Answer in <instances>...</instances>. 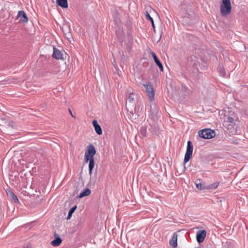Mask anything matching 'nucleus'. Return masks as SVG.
<instances>
[{"label":"nucleus","instance_id":"nucleus-1","mask_svg":"<svg viewBox=\"0 0 248 248\" xmlns=\"http://www.w3.org/2000/svg\"><path fill=\"white\" fill-rule=\"evenodd\" d=\"M232 10V6L230 0H222V3L220 5V13L223 16H226L229 15Z\"/></svg>","mask_w":248,"mask_h":248},{"label":"nucleus","instance_id":"nucleus-2","mask_svg":"<svg viewBox=\"0 0 248 248\" xmlns=\"http://www.w3.org/2000/svg\"><path fill=\"white\" fill-rule=\"evenodd\" d=\"M199 136L204 139H210L215 136V132L213 130L211 129L205 128L198 132Z\"/></svg>","mask_w":248,"mask_h":248},{"label":"nucleus","instance_id":"nucleus-3","mask_svg":"<svg viewBox=\"0 0 248 248\" xmlns=\"http://www.w3.org/2000/svg\"><path fill=\"white\" fill-rule=\"evenodd\" d=\"M96 154V150L94 146L90 144L87 146V149L85 153L84 160L87 163L91 158H94L93 156Z\"/></svg>","mask_w":248,"mask_h":248},{"label":"nucleus","instance_id":"nucleus-4","mask_svg":"<svg viewBox=\"0 0 248 248\" xmlns=\"http://www.w3.org/2000/svg\"><path fill=\"white\" fill-rule=\"evenodd\" d=\"M143 86L145 88V91L149 100L151 101H153L155 99V90L152 85L150 82H147L146 84H143Z\"/></svg>","mask_w":248,"mask_h":248},{"label":"nucleus","instance_id":"nucleus-5","mask_svg":"<svg viewBox=\"0 0 248 248\" xmlns=\"http://www.w3.org/2000/svg\"><path fill=\"white\" fill-rule=\"evenodd\" d=\"M193 150V146L192 142L189 140L187 141L186 153L185 155L184 163L186 164L192 157Z\"/></svg>","mask_w":248,"mask_h":248},{"label":"nucleus","instance_id":"nucleus-6","mask_svg":"<svg viewBox=\"0 0 248 248\" xmlns=\"http://www.w3.org/2000/svg\"><path fill=\"white\" fill-rule=\"evenodd\" d=\"M16 20H18V23L25 24L28 22L29 18L25 11L20 10L18 12L16 15Z\"/></svg>","mask_w":248,"mask_h":248},{"label":"nucleus","instance_id":"nucleus-7","mask_svg":"<svg viewBox=\"0 0 248 248\" xmlns=\"http://www.w3.org/2000/svg\"><path fill=\"white\" fill-rule=\"evenodd\" d=\"M206 236V232L205 230H199L196 233V239L199 243H202Z\"/></svg>","mask_w":248,"mask_h":248},{"label":"nucleus","instance_id":"nucleus-8","mask_svg":"<svg viewBox=\"0 0 248 248\" xmlns=\"http://www.w3.org/2000/svg\"><path fill=\"white\" fill-rule=\"evenodd\" d=\"M113 17L114 21L119 28L121 26V20L120 17V13L118 10H115L113 12Z\"/></svg>","mask_w":248,"mask_h":248},{"label":"nucleus","instance_id":"nucleus-9","mask_svg":"<svg viewBox=\"0 0 248 248\" xmlns=\"http://www.w3.org/2000/svg\"><path fill=\"white\" fill-rule=\"evenodd\" d=\"M237 119V116L234 112H230L229 115L227 116V120L225 122L230 123L231 125H232L235 124V122Z\"/></svg>","mask_w":248,"mask_h":248},{"label":"nucleus","instance_id":"nucleus-10","mask_svg":"<svg viewBox=\"0 0 248 248\" xmlns=\"http://www.w3.org/2000/svg\"><path fill=\"white\" fill-rule=\"evenodd\" d=\"M52 56L54 58L57 60L63 59L62 53L61 51L57 49L55 46H53V53Z\"/></svg>","mask_w":248,"mask_h":248},{"label":"nucleus","instance_id":"nucleus-11","mask_svg":"<svg viewBox=\"0 0 248 248\" xmlns=\"http://www.w3.org/2000/svg\"><path fill=\"white\" fill-rule=\"evenodd\" d=\"M151 55H152L155 63L158 66L160 71H163V65H162L161 62L159 61V60L157 57L155 53L154 52H151Z\"/></svg>","mask_w":248,"mask_h":248},{"label":"nucleus","instance_id":"nucleus-12","mask_svg":"<svg viewBox=\"0 0 248 248\" xmlns=\"http://www.w3.org/2000/svg\"><path fill=\"white\" fill-rule=\"evenodd\" d=\"M92 123L96 133L99 135H101L102 134V128L100 125L98 124L97 121L96 120H94Z\"/></svg>","mask_w":248,"mask_h":248},{"label":"nucleus","instance_id":"nucleus-13","mask_svg":"<svg viewBox=\"0 0 248 248\" xmlns=\"http://www.w3.org/2000/svg\"><path fill=\"white\" fill-rule=\"evenodd\" d=\"M177 234L176 232H174L173 234L171 239L170 241V245L172 246L173 248H176L177 246Z\"/></svg>","mask_w":248,"mask_h":248},{"label":"nucleus","instance_id":"nucleus-14","mask_svg":"<svg viewBox=\"0 0 248 248\" xmlns=\"http://www.w3.org/2000/svg\"><path fill=\"white\" fill-rule=\"evenodd\" d=\"M56 3L62 8H67L68 7L67 0H56Z\"/></svg>","mask_w":248,"mask_h":248},{"label":"nucleus","instance_id":"nucleus-15","mask_svg":"<svg viewBox=\"0 0 248 248\" xmlns=\"http://www.w3.org/2000/svg\"><path fill=\"white\" fill-rule=\"evenodd\" d=\"M62 242V239L59 237L57 236L55 239L51 242V244L54 247L59 246Z\"/></svg>","mask_w":248,"mask_h":248},{"label":"nucleus","instance_id":"nucleus-16","mask_svg":"<svg viewBox=\"0 0 248 248\" xmlns=\"http://www.w3.org/2000/svg\"><path fill=\"white\" fill-rule=\"evenodd\" d=\"M89 174L90 176L92 174L94 166V158H91L89 160Z\"/></svg>","mask_w":248,"mask_h":248},{"label":"nucleus","instance_id":"nucleus-17","mask_svg":"<svg viewBox=\"0 0 248 248\" xmlns=\"http://www.w3.org/2000/svg\"><path fill=\"white\" fill-rule=\"evenodd\" d=\"M91 194V190L88 188H85L83 191L81 192L78 196V198H82L84 197L89 195Z\"/></svg>","mask_w":248,"mask_h":248},{"label":"nucleus","instance_id":"nucleus-18","mask_svg":"<svg viewBox=\"0 0 248 248\" xmlns=\"http://www.w3.org/2000/svg\"><path fill=\"white\" fill-rule=\"evenodd\" d=\"M6 193L8 197L14 202H16V197L14 193L10 189L6 190Z\"/></svg>","mask_w":248,"mask_h":248},{"label":"nucleus","instance_id":"nucleus-19","mask_svg":"<svg viewBox=\"0 0 248 248\" xmlns=\"http://www.w3.org/2000/svg\"><path fill=\"white\" fill-rule=\"evenodd\" d=\"M217 71L220 73V75L223 77H225L226 76V72L225 71L224 68L223 67L222 65L219 64L217 67Z\"/></svg>","mask_w":248,"mask_h":248},{"label":"nucleus","instance_id":"nucleus-20","mask_svg":"<svg viewBox=\"0 0 248 248\" xmlns=\"http://www.w3.org/2000/svg\"><path fill=\"white\" fill-rule=\"evenodd\" d=\"M140 133L142 137L147 136V127L146 126H142L140 130Z\"/></svg>","mask_w":248,"mask_h":248},{"label":"nucleus","instance_id":"nucleus-21","mask_svg":"<svg viewBox=\"0 0 248 248\" xmlns=\"http://www.w3.org/2000/svg\"><path fill=\"white\" fill-rule=\"evenodd\" d=\"M196 185L197 188L199 190H202L206 189V186H203L200 182V180H197L196 181Z\"/></svg>","mask_w":248,"mask_h":248},{"label":"nucleus","instance_id":"nucleus-22","mask_svg":"<svg viewBox=\"0 0 248 248\" xmlns=\"http://www.w3.org/2000/svg\"><path fill=\"white\" fill-rule=\"evenodd\" d=\"M151 115L153 117V118L154 119H157V114L158 112V109L157 108H155L154 109H153L152 108H151Z\"/></svg>","mask_w":248,"mask_h":248},{"label":"nucleus","instance_id":"nucleus-23","mask_svg":"<svg viewBox=\"0 0 248 248\" xmlns=\"http://www.w3.org/2000/svg\"><path fill=\"white\" fill-rule=\"evenodd\" d=\"M219 182H216V183H213L212 184L206 186V189H216V188L217 187V186L219 185Z\"/></svg>","mask_w":248,"mask_h":248},{"label":"nucleus","instance_id":"nucleus-24","mask_svg":"<svg viewBox=\"0 0 248 248\" xmlns=\"http://www.w3.org/2000/svg\"><path fill=\"white\" fill-rule=\"evenodd\" d=\"M14 172L9 174V180L12 185H14L15 176H13Z\"/></svg>","mask_w":248,"mask_h":248},{"label":"nucleus","instance_id":"nucleus-25","mask_svg":"<svg viewBox=\"0 0 248 248\" xmlns=\"http://www.w3.org/2000/svg\"><path fill=\"white\" fill-rule=\"evenodd\" d=\"M198 59L195 56H192L191 57V60L192 62H193L192 63L193 65H196L197 64V63L198 62Z\"/></svg>","mask_w":248,"mask_h":248},{"label":"nucleus","instance_id":"nucleus-26","mask_svg":"<svg viewBox=\"0 0 248 248\" xmlns=\"http://www.w3.org/2000/svg\"><path fill=\"white\" fill-rule=\"evenodd\" d=\"M25 154V152H23L22 150L16 151V155H17V156H16V157L17 158H18V157H19L18 155H20V156H21L22 157H24L23 154Z\"/></svg>","mask_w":248,"mask_h":248},{"label":"nucleus","instance_id":"nucleus-27","mask_svg":"<svg viewBox=\"0 0 248 248\" xmlns=\"http://www.w3.org/2000/svg\"><path fill=\"white\" fill-rule=\"evenodd\" d=\"M134 93H130L129 94L128 99V101L130 103H132L133 102V101L134 100Z\"/></svg>","mask_w":248,"mask_h":248},{"label":"nucleus","instance_id":"nucleus-28","mask_svg":"<svg viewBox=\"0 0 248 248\" xmlns=\"http://www.w3.org/2000/svg\"><path fill=\"white\" fill-rule=\"evenodd\" d=\"M145 16L147 20H150L151 22H153V18L150 16L149 13L147 11L146 12Z\"/></svg>","mask_w":248,"mask_h":248},{"label":"nucleus","instance_id":"nucleus-29","mask_svg":"<svg viewBox=\"0 0 248 248\" xmlns=\"http://www.w3.org/2000/svg\"><path fill=\"white\" fill-rule=\"evenodd\" d=\"M77 205H75L73 207H72L70 209V210L69 211V212L70 213V214H73V213L75 212V211L77 209Z\"/></svg>","mask_w":248,"mask_h":248},{"label":"nucleus","instance_id":"nucleus-30","mask_svg":"<svg viewBox=\"0 0 248 248\" xmlns=\"http://www.w3.org/2000/svg\"><path fill=\"white\" fill-rule=\"evenodd\" d=\"M18 161L19 164L21 165H25V160L24 158H22L21 159H18Z\"/></svg>","mask_w":248,"mask_h":248},{"label":"nucleus","instance_id":"nucleus-31","mask_svg":"<svg viewBox=\"0 0 248 248\" xmlns=\"http://www.w3.org/2000/svg\"><path fill=\"white\" fill-rule=\"evenodd\" d=\"M154 129H155V128L152 127L151 129H148V133H149V132H150L152 134V135H154Z\"/></svg>","mask_w":248,"mask_h":248},{"label":"nucleus","instance_id":"nucleus-32","mask_svg":"<svg viewBox=\"0 0 248 248\" xmlns=\"http://www.w3.org/2000/svg\"><path fill=\"white\" fill-rule=\"evenodd\" d=\"M72 214H70V213H69V212H68V216H67V219H70V218H71V217H72Z\"/></svg>","mask_w":248,"mask_h":248},{"label":"nucleus","instance_id":"nucleus-33","mask_svg":"<svg viewBox=\"0 0 248 248\" xmlns=\"http://www.w3.org/2000/svg\"><path fill=\"white\" fill-rule=\"evenodd\" d=\"M69 113L71 114V116L72 117L75 118V116L73 114L72 111L70 110V109H69Z\"/></svg>","mask_w":248,"mask_h":248},{"label":"nucleus","instance_id":"nucleus-34","mask_svg":"<svg viewBox=\"0 0 248 248\" xmlns=\"http://www.w3.org/2000/svg\"><path fill=\"white\" fill-rule=\"evenodd\" d=\"M42 200H43V199H39V200L36 201V202H39V204H40V203H41V202L42 201Z\"/></svg>","mask_w":248,"mask_h":248},{"label":"nucleus","instance_id":"nucleus-35","mask_svg":"<svg viewBox=\"0 0 248 248\" xmlns=\"http://www.w3.org/2000/svg\"><path fill=\"white\" fill-rule=\"evenodd\" d=\"M151 23H152V25L153 27L155 28V24H154V20H153V22H151Z\"/></svg>","mask_w":248,"mask_h":248},{"label":"nucleus","instance_id":"nucleus-36","mask_svg":"<svg viewBox=\"0 0 248 248\" xmlns=\"http://www.w3.org/2000/svg\"><path fill=\"white\" fill-rule=\"evenodd\" d=\"M17 203H19V201H18V200L17 198L16 197V204H17Z\"/></svg>","mask_w":248,"mask_h":248},{"label":"nucleus","instance_id":"nucleus-37","mask_svg":"<svg viewBox=\"0 0 248 248\" xmlns=\"http://www.w3.org/2000/svg\"><path fill=\"white\" fill-rule=\"evenodd\" d=\"M235 144H237V142L236 141L233 142Z\"/></svg>","mask_w":248,"mask_h":248},{"label":"nucleus","instance_id":"nucleus-38","mask_svg":"<svg viewBox=\"0 0 248 248\" xmlns=\"http://www.w3.org/2000/svg\"><path fill=\"white\" fill-rule=\"evenodd\" d=\"M200 248V247H197V248Z\"/></svg>","mask_w":248,"mask_h":248}]
</instances>
